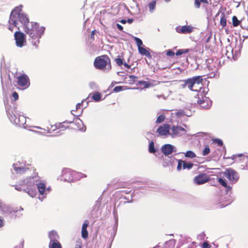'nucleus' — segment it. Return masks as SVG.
Segmentation results:
<instances>
[{
  "instance_id": "obj_1",
  "label": "nucleus",
  "mask_w": 248,
  "mask_h": 248,
  "mask_svg": "<svg viewBox=\"0 0 248 248\" xmlns=\"http://www.w3.org/2000/svg\"><path fill=\"white\" fill-rule=\"evenodd\" d=\"M239 41L238 42L236 38L235 42H232L229 45L226 46L225 48H223L221 50L222 55H225L229 60H233L236 61L240 55V51L242 48L241 36L243 38L242 41L248 38V32H242V33H238Z\"/></svg>"
},
{
  "instance_id": "obj_2",
  "label": "nucleus",
  "mask_w": 248,
  "mask_h": 248,
  "mask_svg": "<svg viewBox=\"0 0 248 248\" xmlns=\"http://www.w3.org/2000/svg\"><path fill=\"white\" fill-rule=\"evenodd\" d=\"M37 180H38V176L27 177L20 181L18 184L15 185V189L18 191H23L31 197H34L37 193L35 186Z\"/></svg>"
},
{
  "instance_id": "obj_3",
  "label": "nucleus",
  "mask_w": 248,
  "mask_h": 248,
  "mask_svg": "<svg viewBox=\"0 0 248 248\" xmlns=\"http://www.w3.org/2000/svg\"><path fill=\"white\" fill-rule=\"evenodd\" d=\"M5 108L7 116L10 121L20 126H23L25 128H28L26 124V118L19 112L14 106L8 104L5 105Z\"/></svg>"
},
{
  "instance_id": "obj_4",
  "label": "nucleus",
  "mask_w": 248,
  "mask_h": 248,
  "mask_svg": "<svg viewBox=\"0 0 248 248\" xmlns=\"http://www.w3.org/2000/svg\"><path fill=\"white\" fill-rule=\"evenodd\" d=\"M203 78L202 76H196L192 78L180 80L179 86L182 89L187 88L194 92L201 91L202 89Z\"/></svg>"
},
{
  "instance_id": "obj_5",
  "label": "nucleus",
  "mask_w": 248,
  "mask_h": 248,
  "mask_svg": "<svg viewBox=\"0 0 248 248\" xmlns=\"http://www.w3.org/2000/svg\"><path fill=\"white\" fill-rule=\"evenodd\" d=\"M0 210L4 214H7L12 219L20 218L22 216L21 211H23L21 207H13L0 200Z\"/></svg>"
},
{
  "instance_id": "obj_6",
  "label": "nucleus",
  "mask_w": 248,
  "mask_h": 248,
  "mask_svg": "<svg viewBox=\"0 0 248 248\" xmlns=\"http://www.w3.org/2000/svg\"><path fill=\"white\" fill-rule=\"evenodd\" d=\"M17 21L18 22L17 24L14 25L9 24L8 29L11 31L16 30V31H20L22 30L24 31H28L26 30L27 26L30 25L29 19L27 17L26 15L24 14L17 17Z\"/></svg>"
},
{
  "instance_id": "obj_7",
  "label": "nucleus",
  "mask_w": 248,
  "mask_h": 248,
  "mask_svg": "<svg viewBox=\"0 0 248 248\" xmlns=\"http://www.w3.org/2000/svg\"><path fill=\"white\" fill-rule=\"evenodd\" d=\"M201 37L199 38L194 37L192 40L195 42L200 41L205 44L206 47L209 46L208 43L214 42L215 38L213 37L212 32H201Z\"/></svg>"
},
{
  "instance_id": "obj_8",
  "label": "nucleus",
  "mask_w": 248,
  "mask_h": 248,
  "mask_svg": "<svg viewBox=\"0 0 248 248\" xmlns=\"http://www.w3.org/2000/svg\"><path fill=\"white\" fill-rule=\"evenodd\" d=\"M170 136L171 138L180 137L186 133V129L178 125H170Z\"/></svg>"
},
{
  "instance_id": "obj_9",
  "label": "nucleus",
  "mask_w": 248,
  "mask_h": 248,
  "mask_svg": "<svg viewBox=\"0 0 248 248\" xmlns=\"http://www.w3.org/2000/svg\"><path fill=\"white\" fill-rule=\"evenodd\" d=\"M108 62L110 63L109 58L106 55H103L95 59L94 66L97 69H103L107 66Z\"/></svg>"
},
{
  "instance_id": "obj_10",
  "label": "nucleus",
  "mask_w": 248,
  "mask_h": 248,
  "mask_svg": "<svg viewBox=\"0 0 248 248\" xmlns=\"http://www.w3.org/2000/svg\"><path fill=\"white\" fill-rule=\"evenodd\" d=\"M22 6L20 5L16 7L15 9L12 10L10 15L9 24L14 25V26H15L16 24H17L18 23L17 21V17H18L19 16L23 14V13H22Z\"/></svg>"
},
{
  "instance_id": "obj_11",
  "label": "nucleus",
  "mask_w": 248,
  "mask_h": 248,
  "mask_svg": "<svg viewBox=\"0 0 248 248\" xmlns=\"http://www.w3.org/2000/svg\"><path fill=\"white\" fill-rule=\"evenodd\" d=\"M75 171L70 169H64L62 172L61 180L68 183L74 181Z\"/></svg>"
},
{
  "instance_id": "obj_12",
  "label": "nucleus",
  "mask_w": 248,
  "mask_h": 248,
  "mask_svg": "<svg viewBox=\"0 0 248 248\" xmlns=\"http://www.w3.org/2000/svg\"><path fill=\"white\" fill-rule=\"evenodd\" d=\"M224 175L232 183H236L239 178L238 172L231 168L227 169L224 172Z\"/></svg>"
},
{
  "instance_id": "obj_13",
  "label": "nucleus",
  "mask_w": 248,
  "mask_h": 248,
  "mask_svg": "<svg viewBox=\"0 0 248 248\" xmlns=\"http://www.w3.org/2000/svg\"><path fill=\"white\" fill-rule=\"evenodd\" d=\"M17 85L21 89L28 88L30 84L29 77L26 75H22L17 78Z\"/></svg>"
},
{
  "instance_id": "obj_14",
  "label": "nucleus",
  "mask_w": 248,
  "mask_h": 248,
  "mask_svg": "<svg viewBox=\"0 0 248 248\" xmlns=\"http://www.w3.org/2000/svg\"><path fill=\"white\" fill-rule=\"evenodd\" d=\"M72 123V121H65L63 123L56 124L51 126L52 130L53 131L57 130V132L55 133L59 135H61L62 134L61 131L68 127V126H65V124H71Z\"/></svg>"
},
{
  "instance_id": "obj_15",
  "label": "nucleus",
  "mask_w": 248,
  "mask_h": 248,
  "mask_svg": "<svg viewBox=\"0 0 248 248\" xmlns=\"http://www.w3.org/2000/svg\"><path fill=\"white\" fill-rule=\"evenodd\" d=\"M14 36L16 45L18 47H21L25 45L26 38L25 34L22 32H15Z\"/></svg>"
},
{
  "instance_id": "obj_16",
  "label": "nucleus",
  "mask_w": 248,
  "mask_h": 248,
  "mask_svg": "<svg viewBox=\"0 0 248 248\" xmlns=\"http://www.w3.org/2000/svg\"><path fill=\"white\" fill-rule=\"evenodd\" d=\"M170 125L165 124L159 126L156 131L158 136L163 137H166L170 136Z\"/></svg>"
},
{
  "instance_id": "obj_17",
  "label": "nucleus",
  "mask_w": 248,
  "mask_h": 248,
  "mask_svg": "<svg viewBox=\"0 0 248 248\" xmlns=\"http://www.w3.org/2000/svg\"><path fill=\"white\" fill-rule=\"evenodd\" d=\"M29 33V40L31 42L33 45L37 46L39 43V38L43 34L44 32H27Z\"/></svg>"
},
{
  "instance_id": "obj_18",
  "label": "nucleus",
  "mask_w": 248,
  "mask_h": 248,
  "mask_svg": "<svg viewBox=\"0 0 248 248\" xmlns=\"http://www.w3.org/2000/svg\"><path fill=\"white\" fill-rule=\"evenodd\" d=\"M35 186L37 187L38 191L40 194L42 196L39 197V200L41 201L46 198V186L45 183L43 182H41L39 180V178L38 177V180L36 181V183H35Z\"/></svg>"
},
{
  "instance_id": "obj_19",
  "label": "nucleus",
  "mask_w": 248,
  "mask_h": 248,
  "mask_svg": "<svg viewBox=\"0 0 248 248\" xmlns=\"http://www.w3.org/2000/svg\"><path fill=\"white\" fill-rule=\"evenodd\" d=\"M226 195L223 196L220 198V199L218 201V207L222 208L228 205H229L232 201V198L230 197V196H228L229 198H227V192Z\"/></svg>"
},
{
  "instance_id": "obj_20",
  "label": "nucleus",
  "mask_w": 248,
  "mask_h": 248,
  "mask_svg": "<svg viewBox=\"0 0 248 248\" xmlns=\"http://www.w3.org/2000/svg\"><path fill=\"white\" fill-rule=\"evenodd\" d=\"M209 177L206 174H201L194 178V182L198 185H202L208 182Z\"/></svg>"
},
{
  "instance_id": "obj_21",
  "label": "nucleus",
  "mask_w": 248,
  "mask_h": 248,
  "mask_svg": "<svg viewBox=\"0 0 248 248\" xmlns=\"http://www.w3.org/2000/svg\"><path fill=\"white\" fill-rule=\"evenodd\" d=\"M174 148L175 147L173 145L170 144H166L162 146L161 151L165 155L168 156L174 151Z\"/></svg>"
},
{
  "instance_id": "obj_22",
  "label": "nucleus",
  "mask_w": 248,
  "mask_h": 248,
  "mask_svg": "<svg viewBox=\"0 0 248 248\" xmlns=\"http://www.w3.org/2000/svg\"><path fill=\"white\" fill-rule=\"evenodd\" d=\"M13 167L16 173L18 174H22L28 170V168L24 167V166L19 162L14 164Z\"/></svg>"
},
{
  "instance_id": "obj_23",
  "label": "nucleus",
  "mask_w": 248,
  "mask_h": 248,
  "mask_svg": "<svg viewBox=\"0 0 248 248\" xmlns=\"http://www.w3.org/2000/svg\"><path fill=\"white\" fill-rule=\"evenodd\" d=\"M198 102L200 107L204 109H208L212 105V101L206 97L202 98V100H200Z\"/></svg>"
},
{
  "instance_id": "obj_24",
  "label": "nucleus",
  "mask_w": 248,
  "mask_h": 248,
  "mask_svg": "<svg viewBox=\"0 0 248 248\" xmlns=\"http://www.w3.org/2000/svg\"><path fill=\"white\" fill-rule=\"evenodd\" d=\"M29 24L26 28L28 31H44L45 30L44 27H41L39 29V25L37 23L31 22Z\"/></svg>"
},
{
  "instance_id": "obj_25",
  "label": "nucleus",
  "mask_w": 248,
  "mask_h": 248,
  "mask_svg": "<svg viewBox=\"0 0 248 248\" xmlns=\"http://www.w3.org/2000/svg\"><path fill=\"white\" fill-rule=\"evenodd\" d=\"M232 159L234 160L235 162H243L244 161L246 162L248 161V156H244L243 154H238L237 155H233L232 156Z\"/></svg>"
},
{
  "instance_id": "obj_26",
  "label": "nucleus",
  "mask_w": 248,
  "mask_h": 248,
  "mask_svg": "<svg viewBox=\"0 0 248 248\" xmlns=\"http://www.w3.org/2000/svg\"><path fill=\"white\" fill-rule=\"evenodd\" d=\"M73 122L75 123V124L77 125L78 129L81 131L84 132L86 130V127L83 125L82 121L78 118H75L73 121Z\"/></svg>"
},
{
  "instance_id": "obj_27",
  "label": "nucleus",
  "mask_w": 248,
  "mask_h": 248,
  "mask_svg": "<svg viewBox=\"0 0 248 248\" xmlns=\"http://www.w3.org/2000/svg\"><path fill=\"white\" fill-rule=\"evenodd\" d=\"M48 236L50 239L49 243L59 242V236L55 231L53 230L50 232L48 233Z\"/></svg>"
},
{
  "instance_id": "obj_28",
  "label": "nucleus",
  "mask_w": 248,
  "mask_h": 248,
  "mask_svg": "<svg viewBox=\"0 0 248 248\" xmlns=\"http://www.w3.org/2000/svg\"><path fill=\"white\" fill-rule=\"evenodd\" d=\"M88 226V222L87 220H85L82 225L81 230V236L84 239H86L88 236V233L87 228Z\"/></svg>"
},
{
  "instance_id": "obj_29",
  "label": "nucleus",
  "mask_w": 248,
  "mask_h": 248,
  "mask_svg": "<svg viewBox=\"0 0 248 248\" xmlns=\"http://www.w3.org/2000/svg\"><path fill=\"white\" fill-rule=\"evenodd\" d=\"M138 51L140 55L145 56L149 59L152 58V55H151L149 50L144 47L142 46L141 47H139L138 49Z\"/></svg>"
},
{
  "instance_id": "obj_30",
  "label": "nucleus",
  "mask_w": 248,
  "mask_h": 248,
  "mask_svg": "<svg viewBox=\"0 0 248 248\" xmlns=\"http://www.w3.org/2000/svg\"><path fill=\"white\" fill-rule=\"evenodd\" d=\"M218 183L223 186L226 188V191L227 192V194L228 192L231 191V186H228L225 181V180L223 178H219L218 179Z\"/></svg>"
},
{
  "instance_id": "obj_31",
  "label": "nucleus",
  "mask_w": 248,
  "mask_h": 248,
  "mask_svg": "<svg viewBox=\"0 0 248 248\" xmlns=\"http://www.w3.org/2000/svg\"><path fill=\"white\" fill-rule=\"evenodd\" d=\"M176 243L175 239H170L165 243L166 248H174Z\"/></svg>"
},
{
  "instance_id": "obj_32",
  "label": "nucleus",
  "mask_w": 248,
  "mask_h": 248,
  "mask_svg": "<svg viewBox=\"0 0 248 248\" xmlns=\"http://www.w3.org/2000/svg\"><path fill=\"white\" fill-rule=\"evenodd\" d=\"M92 98L95 102H99L101 100V95L99 92H95L92 94Z\"/></svg>"
},
{
  "instance_id": "obj_33",
  "label": "nucleus",
  "mask_w": 248,
  "mask_h": 248,
  "mask_svg": "<svg viewBox=\"0 0 248 248\" xmlns=\"http://www.w3.org/2000/svg\"><path fill=\"white\" fill-rule=\"evenodd\" d=\"M86 177V175L83 174L80 172H77L75 171L74 181L77 180H80L82 178Z\"/></svg>"
},
{
  "instance_id": "obj_34",
  "label": "nucleus",
  "mask_w": 248,
  "mask_h": 248,
  "mask_svg": "<svg viewBox=\"0 0 248 248\" xmlns=\"http://www.w3.org/2000/svg\"><path fill=\"white\" fill-rule=\"evenodd\" d=\"M207 4L208 3L207 0H195L194 5L196 8H199L201 6V3Z\"/></svg>"
},
{
  "instance_id": "obj_35",
  "label": "nucleus",
  "mask_w": 248,
  "mask_h": 248,
  "mask_svg": "<svg viewBox=\"0 0 248 248\" xmlns=\"http://www.w3.org/2000/svg\"><path fill=\"white\" fill-rule=\"evenodd\" d=\"M48 247L49 248H62V245L59 242L49 243Z\"/></svg>"
},
{
  "instance_id": "obj_36",
  "label": "nucleus",
  "mask_w": 248,
  "mask_h": 248,
  "mask_svg": "<svg viewBox=\"0 0 248 248\" xmlns=\"http://www.w3.org/2000/svg\"><path fill=\"white\" fill-rule=\"evenodd\" d=\"M185 156L186 157L193 158L196 157V154L192 151H186L185 154Z\"/></svg>"
},
{
  "instance_id": "obj_37",
  "label": "nucleus",
  "mask_w": 248,
  "mask_h": 248,
  "mask_svg": "<svg viewBox=\"0 0 248 248\" xmlns=\"http://www.w3.org/2000/svg\"><path fill=\"white\" fill-rule=\"evenodd\" d=\"M232 23L234 27H236L239 24L241 25V24H242V22H240V21L238 19L237 17L235 16H232Z\"/></svg>"
},
{
  "instance_id": "obj_38",
  "label": "nucleus",
  "mask_w": 248,
  "mask_h": 248,
  "mask_svg": "<svg viewBox=\"0 0 248 248\" xmlns=\"http://www.w3.org/2000/svg\"><path fill=\"white\" fill-rule=\"evenodd\" d=\"M220 23L221 25H222L223 27H225L226 26L227 24V19L225 15L224 14H222L220 20Z\"/></svg>"
},
{
  "instance_id": "obj_39",
  "label": "nucleus",
  "mask_w": 248,
  "mask_h": 248,
  "mask_svg": "<svg viewBox=\"0 0 248 248\" xmlns=\"http://www.w3.org/2000/svg\"><path fill=\"white\" fill-rule=\"evenodd\" d=\"M193 166V164L190 162H186L185 161H183V169H187L188 170L191 169Z\"/></svg>"
},
{
  "instance_id": "obj_40",
  "label": "nucleus",
  "mask_w": 248,
  "mask_h": 248,
  "mask_svg": "<svg viewBox=\"0 0 248 248\" xmlns=\"http://www.w3.org/2000/svg\"><path fill=\"white\" fill-rule=\"evenodd\" d=\"M149 152L150 153H155L156 151V150L155 148L154 143L153 141H151L149 145Z\"/></svg>"
},
{
  "instance_id": "obj_41",
  "label": "nucleus",
  "mask_w": 248,
  "mask_h": 248,
  "mask_svg": "<svg viewBox=\"0 0 248 248\" xmlns=\"http://www.w3.org/2000/svg\"><path fill=\"white\" fill-rule=\"evenodd\" d=\"M127 89L126 86H118L114 87L113 89V91L114 92L117 93L120 92L121 91H124Z\"/></svg>"
},
{
  "instance_id": "obj_42",
  "label": "nucleus",
  "mask_w": 248,
  "mask_h": 248,
  "mask_svg": "<svg viewBox=\"0 0 248 248\" xmlns=\"http://www.w3.org/2000/svg\"><path fill=\"white\" fill-rule=\"evenodd\" d=\"M193 29L191 26H184L180 28V31H192Z\"/></svg>"
},
{
  "instance_id": "obj_43",
  "label": "nucleus",
  "mask_w": 248,
  "mask_h": 248,
  "mask_svg": "<svg viewBox=\"0 0 248 248\" xmlns=\"http://www.w3.org/2000/svg\"><path fill=\"white\" fill-rule=\"evenodd\" d=\"M139 84L144 88H148L150 86L151 84L146 81H139Z\"/></svg>"
},
{
  "instance_id": "obj_44",
  "label": "nucleus",
  "mask_w": 248,
  "mask_h": 248,
  "mask_svg": "<svg viewBox=\"0 0 248 248\" xmlns=\"http://www.w3.org/2000/svg\"><path fill=\"white\" fill-rule=\"evenodd\" d=\"M133 38L138 46V49L139 48V47H142L141 46L143 44L141 40L137 37H134Z\"/></svg>"
},
{
  "instance_id": "obj_45",
  "label": "nucleus",
  "mask_w": 248,
  "mask_h": 248,
  "mask_svg": "<svg viewBox=\"0 0 248 248\" xmlns=\"http://www.w3.org/2000/svg\"><path fill=\"white\" fill-rule=\"evenodd\" d=\"M156 1L153 0L149 3V8L150 12L153 11L155 8Z\"/></svg>"
},
{
  "instance_id": "obj_46",
  "label": "nucleus",
  "mask_w": 248,
  "mask_h": 248,
  "mask_svg": "<svg viewBox=\"0 0 248 248\" xmlns=\"http://www.w3.org/2000/svg\"><path fill=\"white\" fill-rule=\"evenodd\" d=\"M165 118V116L164 115H160L157 118L156 123L157 124H160L164 121Z\"/></svg>"
},
{
  "instance_id": "obj_47",
  "label": "nucleus",
  "mask_w": 248,
  "mask_h": 248,
  "mask_svg": "<svg viewBox=\"0 0 248 248\" xmlns=\"http://www.w3.org/2000/svg\"><path fill=\"white\" fill-rule=\"evenodd\" d=\"M188 52V49H179L178 50L176 53V55L177 56H179V55H181L184 53H187Z\"/></svg>"
},
{
  "instance_id": "obj_48",
  "label": "nucleus",
  "mask_w": 248,
  "mask_h": 248,
  "mask_svg": "<svg viewBox=\"0 0 248 248\" xmlns=\"http://www.w3.org/2000/svg\"><path fill=\"white\" fill-rule=\"evenodd\" d=\"M175 115L178 117H181L185 115V112L182 109L177 110L175 111Z\"/></svg>"
},
{
  "instance_id": "obj_49",
  "label": "nucleus",
  "mask_w": 248,
  "mask_h": 248,
  "mask_svg": "<svg viewBox=\"0 0 248 248\" xmlns=\"http://www.w3.org/2000/svg\"><path fill=\"white\" fill-rule=\"evenodd\" d=\"M95 32H92L90 36L88 37L87 39V42L89 43H91L94 39V34Z\"/></svg>"
},
{
  "instance_id": "obj_50",
  "label": "nucleus",
  "mask_w": 248,
  "mask_h": 248,
  "mask_svg": "<svg viewBox=\"0 0 248 248\" xmlns=\"http://www.w3.org/2000/svg\"><path fill=\"white\" fill-rule=\"evenodd\" d=\"M210 150L208 146H206L204 150L202 152V155L203 156L207 155L210 153Z\"/></svg>"
},
{
  "instance_id": "obj_51",
  "label": "nucleus",
  "mask_w": 248,
  "mask_h": 248,
  "mask_svg": "<svg viewBox=\"0 0 248 248\" xmlns=\"http://www.w3.org/2000/svg\"><path fill=\"white\" fill-rule=\"evenodd\" d=\"M89 86L92 90H96L97 89V84L94 82H91L89 83Z\"/></svg>"
},
{
  "instance_id": "obj_52",
  "label": "nucleus",
  "mask_w": 248,
  "mask_h": 248,
  "mask_svg": "<svg viewBox=\"0 0 248 248\" xmlns=\"http://www.w3.org/2000/svg\"><path fill=\"white\" fill-rule=\"evenodd\" d=\"M182 165L183 166V161L181 159H179L178 160V166L177 167V170L178 171H180L182 169Z\"/></svg>"
},
{
  "instance_id": "obj_53",
  "label": "nucleus",
  "mask_w": 248,
  "mask_h": 248,
  "mask_svg": "<svg viewBox=\"0 0 248 248\" xmlns=\"http://www.w3.org/2000/svg\"><path fill=\"white\" fill-rule=\"evenodd\" d=\"M213 142L217 143L218 144V145H219V146H222L223 145V142L220 139H214Z\"/></svg>"
},
{
  "instance_id": "obj_54",
  "label": "nucleus",
  "mask_w": 248,
  "mask_h": 248,
  "mask_svg": "<svg viewBox=\"0 0 248 248\" xmlns=\"http://www.w3.org/2000/svg\"><path fill=\"white\" fill-rule=\"evenodd\" d=\"M115 62H116V63L119 65V66H121L122 65V64H123V60L121 59V58H117L115 59Z\"/></svg>"
},
{
  "instance_id": "obj_55",
  "label": "nucleus",
  "mask_w": 248,
  "mask_h": 248,
  "mask_svg": "<svg viewBox=\"0 0 248 248\" xmlns=\"http://www.w3.org/2000/svg\"><path fill=\"white\" fill-rule=\"evenodd\" d=\"M174 52L171 50H169L167 51L166 55L168 56L172 57L174 55Z\"/></svg>"
},
{
  "instance_id": "obj_56",
  "label": "nucleus",
  "mask_w": 248,
  "mask_h": 248,
  "mask_svg": "<svg viewBox=\"0 0 248 248\" xmlns=\"http://www.w3.org/2000/svg\"><path fill=\"white\" fill-rule=\"evenodd\" d=\"M12 96L14 98L15 101H16L18 98V93L15 92L12 93Z\"/></svg>"
},
{
  "instance_id": "obj_57",
  "label": "nucleus",
  "mask_w": 248,
  "mask_h": 248,
  "mask_svg": "<svg viewBox=\"0 0 248 248\" xmlns=\"http://www.w3.org/2000/svg\"><path fill=\"white\" fill-rule=\"evenodd\" d=\"M210 245L206 242L202 244V248H210Z\"/></svg>"
},
{
  "instance_id": "obj_58",
  "label": "nucleus",
  "mask_w": 248,
  "mask_h": 248,
  "mask_svg": "<svg viewBox=\"0 0 248 248\" xmlns=\"http://www.w3.org/2000/svg\"><path fill=\"white\" fill-rule=\"evenodd\" d=\"M4 225V220L0 216V228Z\"/></svg>"
},
{
  "instance_id": "obj_59",
  "label": "nucleus",
  "mask_w": 248,
  "mask_h": 248,
  "mask_svg": "<svg viewBox=\"0 0 248 248\" xmlns=\"http://www.w3.org/2000/svg\"><path fill=\"white\" fill-rule=\"evenodd\" d=\"M51 188L50 186L46 187V196L51 191Z\"/></svg>"
},
{
  "instance_id": "obj_60",
  "label": "nucleus",
  "mask_w": 248,
  "mask_h": 248,
  "mask_svg": "<svg viewBox=\"0 0 248 248\" xmlns=\"http://www.w3.org/2000/svg\"><path fill=\"white\" fill-rule=\"evenodd\" d=\"M84 101L83 100L81 103H78L76 105V110H78V109L80 108L81 107V106L82 105V103H83Z\"/></svg>"
},
{
  "instance_id": "obj_61",
  "label": "nucleus",
  "mask_w": 248,
  "mask_h": 248,
  "mask_svg": "<svg viewBox=\"0 0 248 248\" xmlns=\"http://www.w3.org/2000/svg\"><path fill=\"white\" fill-rule=\"evenodd\" d=\"M23 242H22L18 246H16L15 248H23Z\"/></svg>"
},
{
  "instance_id": "obj_62",
  "label": "nucleus",
  "mask_w": 248,
  "mask_h": 248,
  "mask_svg": "<svg viewBox=\"0 0 248 248\" xmlns=\"http://www.w3.org/2000/svg\"><path fill=\"white\" fill-rule=\"evenodd\" d=\"M116 26L119 30H122L123 29V27L119 24H117Z\"/></svg>"
},
{
  "instance_id": "obj_63",
  "label": "nucleus",
  "mask_w": 248,
  "mask_h": 248,
  "mask_svg": "<svg viewBox=\"0 0 248 248\" xmlns=\"http://www.w3.org/2000/svg\"><path fill=\"white\" fill-rule=\"evenodd\" d=\"M123 64L124 66V67L127 69H129L130 68V66L129 64H128L127 63H126V62L123 63Z\"/></svg>"
},
{
  "instance_id": "obj_64",
  "label": "nucleus",
  "mask_w": 248,
  "mask_h": 248,
  "mask_svg": "<svg viewBox=\"0 0 248 248\" xmlns=\"http://www.w3.org/2000/svg\"><path fill=\"white\" fill-rule=\"evenodd\" d=\"M241 27H242V28L243 29H246V30H248V26H247V27H244L243 26L242 24H241Z\"/></svg>"
}]
</instances>
